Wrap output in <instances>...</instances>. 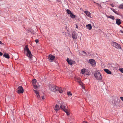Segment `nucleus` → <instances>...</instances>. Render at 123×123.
I'll return each mask as SVG.
<instances>
[{"label": "nucleus", "instance_id": "obj_4", "mask_svg": "<svg viewBox=\"0 0 123 123\" xmlns=\"http://www.w3.org/2000/svg\"><path fill=\"white\" fill-rule=\"evenodd\" d=\"M111 45L117 49L120 48V45L118 43L115 42H112L111 43Z\"/></svg>", "mask_w": 123, "mask_h": 123}, {"label": "nucleus", "instance_id": "obj_40", "mask_svg": "<svg viewBox=\"0 0 123 123\" xmlns=\"http://www.w3.org/2000/svg\"><path fill=\"white\" fill-rule=\"evenodd\" d=\"M120 31L121 32H122V33H123V31H122V30H121V31Z\"/></svg>", "mask_w": 123, "mask_h": 123}, {"label": "nucleus", "instance_id": "obj_29", "mask_svg": "<svg viewBox=\"0 0 123 123\" xmlns=\"http://www.w3.org/2000/svg\"><path fill=\"white\" fill-rule=\"evenodd\" d=\"M67 94L68 95H72V93L70 92H67Z\"/></svg>", "mask_w": 123, "mask_h": 123}, {"label": "nucleus", "instance_id": "obj_28", "mask_svg": "<svg viewBox=\"0 0 123 123\" xmlns=\"http://www.w3.org/2000/svg\"><path fill=\"white\" fill-rule=\"evenodd\" d=\"M33 86L34 88L36 89H37L38 88L37 86L36 85H33Z\"/></svg>", "mask_w": 123, "mask_h": 123}, {"label": "nucleus", "instance_id": "obj_18", "mask_svg": "<svg viewBox=\"0 0 123 123\" xmlns=\"http://www.w3.org/2000/svg\"><path fill=\"white\" fill-rule=\"evenodd\" d=\"M70 15L71 17L73 18H75L76 17L75 15L73 14L72 12L71 14H70Z\"/></svg>", "mask_w": 123, "mask_h": 123}, {"label": "nucleus", "instance_id": "obj_9", "mask_svg": "<svg viewBox=\"0 0 123 123\" xmlns=\"http://www.w3.org/2000/svg\"><path fill=\"white\" fill-rule=\"evenodd\" d=\"M89 62L92 65V66H94L95 65V60L93 59L90 60Z\"/></svg>", "mask_w": 123, "mask_h": 123}, {"label": "nucleus", "instance_id": "obj_11", "mask_svg": "<svg viewBox=\"0 0 123 123\" xmlns=\"http://www.w3.org/2000/svg\"><path fill=\"white\" fill-rule=\"evenodd\" d=\"M33 91H34V92L35 93L38 98V99L40 98V96L39 95L38 92V91L35 90H33Z\"/></svg>", "mask_w": 123, "mask_h": 123}, {"label": "nucleus", "instance_id": "obj_32", "mask_svg": "<svg viewBox=\"0 0 123 123\" xmlns=\"http://www.w3.org/2000/svg\"><path fill=\"white\" fill-rule=\"evenodd\" d=\"M35 42L36 43H37L39 42V41L38 39H36L35 40Z\"/></svg>", "mask_w": 123, "mask_h": 123}, {"label": "nucleus", "instance_id": "obj_8", "mask_svg": "<svg viewBox=\"0 0 123 123\" xmlns=\"http://www.w3.org/2000/svg\"><path fill=\"white\" fill-rule=\"evenodd\" d=\"M67 61L68 63L70 65H72L73 64L75 63V62L71 60H69L68 58L67 59Z\"/></svg>", "mask_w": 123, "mask_h": 123}, {"label": "nucleus", "instance_id": "obj_34", "mask_svg": "<svg viewBox=\"0 0 123 123\" xmlns=\"http://www.w3.org/2000/svg\"><path fill=\"white\" fill-rule=\"evenodd\" d=\"M110 5H111V6L112 7H114V5L113 4H110Z\"/></svg>", "mask_w": 123, "mask_h": 123}, {"label": "nucleus", "instance_id": "obj_24", "mask_svg": "<svg viewBox=\"0 0 123 123\" xmlns=\"http://www.w3.org/2000/svg\"><path fill=\"white\" fill-rule=\"evenodd\" d=\"M66 11L67 13L69 14H71V13H72L68 9H67V10Z\"/></svg>", "mask_w": 123, "mask_h": 123}, {"label": "nucleus", "instance_id": "obj_10", "mask_svg": "<svg viewBox=\"0 0 123 123\" xmlns=\"http://www.w3.org/2000/svg\"><path fill=\"white\" fill-rule=\"evenodd\" d=\"M55 58V57L54 56L51 55H50L48 56V59L51 60V61L53 60Z\"/></svg>", "mask_w": 123, "mask_h": 123}, {"label": "nucleus", "instance_id": "obj_19", "mask_svg": "<svg viewBox=\"0 0 123 123\" xmlns=\"http://www.w3.org/2000/svg\"><path fill=\"white\" fill-rule=\"evenodd\" d=\"M67 114V115H69V111L66 109L63 110Z\"/></svg>", "mask_w": 123, "mask_h": 123}, {"label": "nucleus", "instance_id": "obj_1", "mask_svg": "<svg viewBox=\"0 0 123 123\" xmlns=\"http://www.w3.org/2000/svg\"><path fill=\"white\" fill-rule=\"evenodd\" d=\"M24 51H26L27 52L26 55L28 56L29 59L30 61H31L32 60V55L31 54V52L30 51L27 45H26L25 46Z\"/></svg>", "mask_w": 123, "mask_h": 123}, {"label": "nucleus", "instance_id": "obj_23", "mask_svg": "<svg viewBox=\"0 0 123 123\" xmlns=\"http://www.w3.org/2000/svg\"><path fill=\"white\" fill-rule=\"evenodd\" d=\"M57 91H59V92L60 93H62V89L61 88H58V89Z\"/></svg>", "mask_w": 123, "mask_h": 123}, {"label": "nucleus", "instance_id": "obj_5", "mask_svg": "<svg viewBox=\"0 0 123 123\" xmlns=\"http://www.w3.org/2000/svg\"><path fill=\"white\" fill-rule=\"evenodd\" d=\"M24 91V90L22 86H20L18 87L17 92L18 93H22Z\"/></svg>", "mask_w": 123, "mask_h": 123}, {"label": "nucleus", "instance_id": "obj_35", "mask_svg": "<svg viewBox=\"0 0 123 123\" xmlns=\"http://www.w3.org/2000/svg\"><path fill=\"white\" fill-rule=\"evenodd\" d=\"M3 55V53L1 52H0V55L1 56Z\"/></svg>", "mask_w": 123, "mask_h": 123}, {"label": "nucleus", "instance_id": "obj_7", "mask_svg": "<svg viewBox=\"0 0 123 123\" xmlns=\"http://www.w3.org/2000/svg\"><path fill=\"white\" fill-rule=\"evenodd\" d=\"M78 35L75 31H73L72 33V37L73 39H76L77 38Z\"/></svg>", "mask_w": 123, "mask_h": 123}, {"label": "nucleus", "instance_id": "obj_41", "mask_svg": "<svg viewBox=\"0 0 123 123\" xmlns=\"http://www.w3.org/2000/svg\"><path fill=\"white\" fill-rule=\"evenodd\" d=\"M97 3V4H98V5H99V4H98V3Z\"/></svg>", "mask_w": 123, "mask_h": 123}, {"label": "nucleus", "instance_id": "obj_15", "mask_svg": "<svg viewBox=\"0 0 123 123\" xmlns=\"http://www.w3.org/2000/svg\"><path fill=\"white\" fill-rule=\"evenodd\" d=\"M84 12L86 14V15L88 17L90 16V13L87 11H84Z\"/></svg>", "mask_w": 123, "mask_h": 123}, {"label": "nucleus", "instance_id": "obj_20", "mask_svg": "<svg viewBox=\"0 0 123 123\" xmlns=\"http://www.w3.org/2000/svg\"><path fill=\"white\" fill-rule=\"evenodd\" d=\"M86 70L84 68H83L81 70V72L82 74H84L86 72Z\"/></svg>", "mask_w": 123, "mask_h": 123}, {"label": "nucleus", "instance_id": "obj_22", "mask_svg": "<svg viewBox=\"0 0 123 123\" xmlns=\"http://www.w3.org/2000/svg\"><path fill=\"white\" fill-rule=\"evenodd\" d=\"M111 9L112 10V11L115 13H116V14H118V13L116 11H115V10L114 9H113V8H111Z\"/></svg>", "mask_w": 123, "mask_h": 123}, {"label": "nucleus", "instance_id": "obj_36", "mask_svg": "<svg viewBox=\"0 0 123 123\" xmlns=\"http://www.w3.org/2000/svg\"><path fill=\"white\" fill-rule=\"evenodd\" d=\"M83 123H87V122L86 121H83Z\"/></svg>", "mask_w": 123, "mask_h": 123}, {"label": "nucleus", "instance_id": "obj_21", "mask_svg": "<svg viewBox=\"0 0 123 123\" xmlns=\"http://www.w3.org/2000/svg\"><path fill=\"white\" fill-rule=\"evenodd\" d=\"M118 8L121 9H123V3L121 4L119 6Z\"/></svg>", "mask_w": 123, "mask_h": 123}, {"label": "nucleus", "instance_id": "obj_37", "mask_svg": "<svg viewBox=\"0 0 123 123\" xmlns=\"http://www.w3.org/2000/svg\"><path fill=\"white\" fill-rule=\"evenodd\" d=\"M42 99L44 100L45 99V98L44 96H43L42 97Z\"/></svg>", "mask_w": 123, "mask_h": 123}, {"label": "nucleus", "instance_id": "obj_17", "mask_svg": "<svg viewBox=\"0 0 123 123\" xmlns=\"http://www.w3.org/2000/svg\"><path fill=\"white\" fill-rule=\"evenodd\" d=\"M86 26L87 28L89 30H91L92 28V26L90 24H88V25H87Z\"/></svg>", "mask_w": 123, "mask_h": 123}, {"label": "nucleus", "instance_id": "obj_38", "mask_svg": "<svg viewBox=\"0 0 123 123\" xmlns=\"http://www.w3.org/2000/svg\"><path fill=\"white\" fill-rule=\"evenodd\" d=\"M78 25H76V27L77 28H78Z\"/></svg>", "mask_w": 123, "mask_h": 123}, {"label": "nucleus", "instance_id": "obj_27", "mask_svg": "<svg viewBox=\"0 0 123 123\" xmlns=\"http://www.w3.org/2000/svg\"><path fill=\"white\" fill-rule=\"evenodd\" d=\"M119 70L122 73H123V68H119Z\"/></svg>", "mask_w": 123, "mask_h": 123}, {"label": "nucleus", "instance_id": "obj_31", "mask_svg": "<svg viewBox=\"0 0 123 123\" xmlns=\"http://www.w3.org/2000/svg\"><path fill=\"white\" fill-rule=\"evenodd\" d=\"M78 81V82L80 84V85H81V84H82V82L81 81V80H79Z\"/></svg>", "mask_w": 123, "mask_h": 123}, {"label": "nucleus", "instance_id": "obj_3", "mask_svg": "<svg viewBox=\"0 0 123 123\" xmlns=\"http://www.w3.org/2000/svg\"><path fill=\"white\" fill-rule=\"evenodd\" d=\"M49 88L52 91L55 92L57 91L58 89V87L57 86H55L54 85L52 84L49 86Z\"/></svg>", "mask_w": 123, "mask_h": 123}, {"label": "nucleus", "instance_id": "obj_2", "mask_svg": "<svg viewBox=\"0 0 123 123\" xmlns=\"http://www.w3.org/2000/svg\"><path fill=\"white\" fill-rule=\"evenodd\" d=\"M94 75L97 80H102V76L98 72H96L94 73Z\"/></svg>", "mask_w": 123, "mask_h": 123}, {"label": "nucleus", "instance_id": "obj_14", "mask_svg": "<svg viewBox=\"0 0 123 123\" xmlns=\"http://www.w3.org/2000/svg\"><path fill=\"white\" fill-rule=\"evenodd\" d=\"M116 24L118 25H120L121 23V22L120 20L118 18L116 20Z\"/></svg>", "mask_w": 123, "mask_h": 123}, {"label": "nucleus", "instance_id": "obj_16", "mask_svg": "<svg viewBox=\"0 0 123 123\" xmlns=\"http://www.w3.org/2000/svg\"><path fill=\"white\" fill-rule=\"evenodd\" d=\"M104 71L108 74H111V72L108 69H104Z\"/></svg>", "mask_w": 123, "mask_h": 123}, {"label": "nucleus", "instance_id": "obj_12", "mask_svg": "<svg viewBox=\"0 0 123 123\" xmlns=\"http://www.w3.org/2000/svg\"><path fill=\"white\" fill-rule=\"evenodd\" d=\"M54 109L56 112H57L59 111L60 109V108L58 105H56L54 108Z\"/></svg>", "mask_w": 123, "mask_h": 123}, {"label": "nucleus", "instance_id": "obj_13", "mask_svg": "<svg viewBox=\"0 0 123 123\" xmlns=\"http://www.w3.org/2000/svg\"><path fill=\"white\" fill-rule=\"evenodd\" d=\"M3 56L4 57L7 59H9L10 58L8 54L5 53L3 54Z\"/></svg>", "mask_w": 123, "mask_h": 123}, {"label": "nucleus", "instance_id": "obj_30", "mask_svg": "<svg viewBox=\"0 0 123 123\" xmlns=\"http://www.w3.org/2000/svg\"><path fill=\"white\" fill-rule=\"evenodd\" d=\"M82 52L83 53V54L84 55H86V53L85 51H82Z\"/></svg>", "mask_w": 123, "mask_h": 123}, {"label": "nucleus", "instance_id": "obj_33", "mask_svg": "<svg viewBox=\"0 0 123 123\" xmlns=\"http://www.w3.org/2000/svg\"><path fill=\"white\" fill-rule=\"evenodd\" d=\"M120 98L121 100L123 101V97H120Z\"/></svg>", "mask_w": 123, "mask_h": 123}, {"label": "nucleus", "instance_id": "obj_26", "mask_svg": "<svg viewBox=\"0 0 123 123\" xmlns=\"http://www.w3.org/2000/svg\"><path fill=\"white\" fill-rule=\"evenodd\" d=\"M36 82V79H34L32 80V83L33 84H35Z\"/></svg>", "mask_w": 123, "mask_h": 123}, {"label": "nucleus", "instance_id": "obj_25", "mask_svg": "<svg viewBox=\"0 0 123 123\" xmlns=\"http://www.w3.org/2000/svg\"><path fill=\"white\" fill-rule=\"evenodd\" d=\"M108 18H110L113 20H114V17L113 16H108L107 17Z\"/></svg>", "mask_w": 123, "mask_h": 123}, {"label": "nucleus", "instance_id": "obj_39", "mask_svg": "<svg viewBox=\"0 0 123 123\" xmlns=\"http://www.w3.org/2000/svg\"><path fill=\"white\" fill-rule=\"evenodd\" d=\"M2 44L3 43H2V42L1 41H0V44Z\"/></svg>", "mask_w": 123, "mask_h": 123}, {"label": "nucleus", "instance_id": "obj_6", "mask_svg": "<svg viewBox=\"0 0 123 123\" xmlns=\"http://www.w3.org/2000/svg\"><path fill=\"white\" fill-rule=\"evenodd\" d=\"M60 106L61 109L62 110H64L66 109V106L64 103L62 102L61 103L60 105Z\"/></svg>", "mask_w": 123, "mask_h": 123}]
</instances>
